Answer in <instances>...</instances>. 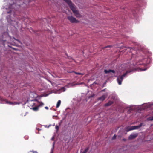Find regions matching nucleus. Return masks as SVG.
<instances>
[{
    "mask_svg": "<svg viewBox=\"0 0 153 153\" xmlns=\"http://www.w3.org/2000/svg\"><path fill=\"white\" fill-rule=\"evenodd\" d=\"M63 0L68 4L70 8L76 17L78 18H81V16L79 13V11L76 9L74 5L72 3L71 0Z\"/></svg>",
    "mask_w": 153,
    "mask_h": 153,
    "instance_id": "obj_1",
    "label": "nucleus"
},
{
    "mask_svg": "<svg viewBox=\"0 0 153 153\" xmlns=\"http://www.w3.org/2000/svg\"><path fill=\"white\" fill-rule=\"evenodd\" d=\"M132 71H127L126 72L123 74V75L121 76H119L117 77V80L118 84L119 85H121V84L122 82L123 79V77H125L128 73H130Z\"/></svg>",
    "mask_w": 153,
    "mask_h": 153,
    "instance_id": "obj_2",
    "label": "nucleus"
},
{
    "mask_svg": "<svg viewBox=\"0 0 153 153\" xmlns=\"http://www.w3.org/2000/svg\"><path fill=\"white\" fill-rule=\"evenodd\" d=\"M143 124V123H141L139 125L137 126H133L130 127H127L126 128V131L128 132L133 130L138 129L142 126Z\"/></svg>",
    "mask_w": 153,
    "mask_h": 153,
    "instance_id": "obj_3",
    "label": "nucleus"
},
{
    "mask_svg": "<svg viewBox=\"0 0 153 153\" xmlns=\"http://www.w3.org/2000/svg\"><path fill=\"white\" fill-rule=\"evenodd\" d=\"M67 18L72 23H76L79 22V21L77 20L76 18L72 16H68Z\"/></svg>",
    "mask_w": 153,
    "mask_h": 153,
    "instance_id": "obj_4",
    "label": "nucleus"
},
{
    "mask_svg": "<svg viewBox=\"0 0 153 153\" xmlns=\"http://www.w3.org/2000/svg\"><path fill=\"white\" fill-rule=\"evenodd\" d=\"M138 136V134L136 133L134 134H131L128 137V139L132 140Z\"/></svg>",
    "mask_w": 153,
    "mask_h": 153,
    "instance_id": "obj_5",
    "label": "nucleus"
},
{
    "mask_svg": "<svg viewBox=\"0 0 153 153\" xmlns=\"http://www.w3.org/2000/svg\"><path fill=\"white\" fill-rule=\"evenodd\" d=\"M0 100L1 101H4L6 102V103L9 104H12L13 103L11 102H9L6 99L3 98L1 96H0Z\"/></svg>",
    "mask_w": 153,
    "mask_h": 153,
    "instance_id": "obj_6",
    "label": "nucleus"
},
{
    "mask_svg": "<svg viewBox=\"0 0 153 153\" xmlns=\"http://www.w3.org/2000/svg\"><path fill=\"white\" fill-rule=\"evenodd\" d=\"M107 96V95H103L101 96L100 97L98 98V100H100L101 101H104L105 99L106 98Z\"/></svg>",
    "mask_w": 153,
    "mask_h": 153,
    "instance_id": "obj_7",
    "label": "nucleus"
},
{
    "mask_svg": "<svg viewBox=\"0 0 153 153\" xmlns=\"http://www.w3.org/2000/svg\"><path fill=\"white\" fill-rule=\"evenodd\" d=\"M147 60V59L146 58H144L142 60V61H141L140 63L139 64L140 65H143V66H145L146 65L147 63L146 62V61Z\"/></svg>",
    "mask_w": 153,
    "mask_h": 153,
    "instance_id": "obj_8",
    "label": "nucleus"
},
{
    "mask_svg": "<svg viewBox=\"0 0 153 153\" xmlns=\"http://www.w3.org/2000/svg\"><path fill=\"white\" fill-rule=\"evenodd\" d=\"M104 72L106 74H108L111 72L113 73H115V71L114 70H105L104 71Z\"/></svg>",
    "mask_w": 153,
    "mask_h": 153,
    "instance_id": "obj_9",
    "label": "nucleus"
},
{
    "mask_svg": "<svg viewBox=\"0 0 153 153\" xmlns=\"http://www.w3.org/2000/svg\"><path fill=\"white\" fill-rule=\"evenodd\" d=\"M113 103V101H109L108 103L105 104V107L111 105Z\"/></svg>",
    "mask_w": 153,
    "mask_h": 153,
    "instance_id": "obj_10",
    "label": "nucleus"
},
{
    "mask_svg": "<svg viewBox=\"0 0 153 153\" xmlns=\"http://www.w3.org/2000/svg\"><path fill=\"white\" fill-rule=\"evenodd\" d=\"M61 100H59L58 101V102L57 103V104H56V108H58L59 106L61 104Z\"/></svg>",
    "mask_w": 153,
    "mask_h": 153,
    "instance_id": "obj_11",
    "label": "nucleus"
},
{
    "mask_svg": "<svg viewBox=\"0 0 153 153\" xmlns=\"http://www.w3.org/2000/svg\"><path fill=\"white\" fill-rule=\"evenodd\" d=\"M70 72V73L74 72L75 74H77V75H83L84 74H82V73H79V72H77L74 71H72V72Z\"/></svg>",
    "mask_w": 153,
    "mask_h": 153,
    "instance_id": "obj_12",
    "label": "nucleus"
},
{
    "mask_svg": "<svg viewBox=\"0 0 153 153\" xmlns=\"http://www.w3.org/2000/svg\"><path fill=\"white\" fill-rule=\"evenodd\" d=\"M147 120L149 121H152L153 120V116L147 118Z\"/></svg>",
    "mask_w": 153,
    "mask_h": 153,
    "instance_id": "obj_13",
    "label": "nucleus"
},
{
    "mask_svg": "<svg viewBox=\"0 0 153 153\" xmlns=\"http://www.w3.org/2000/svg\"><path fill=\"white\" fill-rule=\"evenodd\" d=\"M89 149V148L88 147L86 148H85V150L83 151L82 152V153H86L88 151Z\"/></svg>",
    "mask_w": 153,
    "mask_h": 153,
    "instance_id": "obj_14",
    "label": "nucleus"
},
{
    "mask_svg": "<svg viewBox=\"0 0 153 153\" xmlns=\"http://www.w3.org/2000/svg\"><path fill=\"white\" fill-rule=\"evenodd\" d=\"M39 107V106H37L34 107L33 108V109L35 111H37Z\"/></svg>",
    "mask_w": 153,
    "mask_h": 153,
    "instance_id": "obj_15",
    "label": "nucleus"
},
{
    "mask_svg": "<svg viewBox=\"0 0 153 153\" xmlns=\"http://www.w3.org/2000/svg\"><path fill=\"white\" fill-rule=\"evenodd\" d=\"M112 46L111 45H108L106 46H105L104 47H103L102 48L103 49H104L105 48H111V47Z\"/></svg>",
    "mask_w": 153,
    "mask_h": 153,
    "instance_id": "obj_16",
    "label": "nucleus"
},
{
    "mask_svg": "<svg viewBox=\"0 0 153 153\" xmlns=\"http://www.w3.org/2000/svg\"><path fill=\"white\" fill-rule=\"evenodd\" d=\"M55 128L56 130L57 131H58L59 129V126L57 125H56L55 126Z\"/></svg>",
    "mask_w": 153,
    "mask_h": 153,
    "instance_id": "obj_17",
    "label": "nucleus"
},
{
    "mask_svg": "<svg viewBox=\"0 0 153 153\" xmlns=\"http://www.w3.org/2000/svg\"><path fill=\"white\" fill-rule=\"evenodd\" d=\"M116 137H117V136L116 135H115V134L114 135L113 137H112V140L115 139L116 138Z\"/></svg>",
    "mask_w": 153,
    "mask_h": 153,
    "instance_id": "obj_18",
    "label": "nucleus"
},
{
    "mask_svg": "<svg viewBox=\"0 0 153 153\" xmlns=\"http://www.w3.org/2000/svg\"><path fill=\"white\" fill-rule=\"evenodd\" d=\"M30 152H32L33 153H38L36 151H34L33 150L30 151Z\"/></svg>",
    "mask_w": 153,
    "mask_h": 153,
    "instance_id": "obj_19",
    "label": "nucleus"
},
{
    "mask_svg": "<svg viewBox=\"0 0 153 153\" xmlns=\"http://www.w3.org/2000/svg\"><path fill=\"white\" fill-rule=\"evenodd\" d=\"M94 96H95V95L94 94H92V95H90L89 97V98H90L93 97H94Z\"/></svg>",
    "mask_w": 153,
    "mask_h": 153,
    "instance_id": "obj_20",
    "label": "nucleus"
},
{
    "mask_svg": "<svg viewBox=\"0 0 153 153\" xmlns=\"http://www.w3.org/2000/svg\"><path fill=\"white\" fill-rule=\"evenodd\" d=\"M54 144H55V143L53 142V147H52V149H51V152H53V149L54 148Z\"/></svg>",
    "mask_w": 153,
    "mask_h": 153,
    "instance_id": "obj_21",
    "label": "nucleus"
},
{
    "mask_svg": "<svg viewBox=\"0 0 153 153\" xmlns=\"http://www.w3.org/2000/svg\"><path fill=\"white\" fill-rule=\"evenodd\" d=\"M44 105V103L42 102L38 106L39 107L40 106H42Z\"/></svg>",
    "mask_w": 153,
    "mask_h": 153,
    "instance_id": "obj_22",
    "label": "nucleus"
},
{
    "mask_svg": "<svg viewBox=\"0 0 153 153\" xmlns=\"http://www.w3.org/2000/svg\"><path fill=\"white\" fill-rule=\"evenodd\" d=\"M45 108L46 109H47L48 110L49 108L48 107H47V106H46L45 107Z\"/></svg>",
    "mask_w": 153,
    "mask_h": 153,
    "instance_id": "obj_23",
    "label": "nucleus"
},
{
    "mask_svg": "<svg viewBox=\"0 0 153 153\" xmlns=\"http://www.w3.org/2000/svg\"><path fill=\"white\" fill-rule=\"evenodd\" d=\"M123 140L124 141H126V139L125 138H123Z\"/></svg>",
    "mask_w": 153,
    "mask_h": 153,
    "instance_id": "obj_24",
    "label": "nucleus"
},
{
    "mask_svg": "<svg viewBox=\"0 0 153 153\" xmlns=\"http://www.w3.org/2000/svg\"><path fill=\"white\" fill-rule=\"evenodd\" d=\"M105 89H104L102 90V91H105Z\"/></svg>",
    "mask_w": 153,
    "mask_h": 153,
    "instance_id": "obj_25",
    "label": "nucleus"
},
{
    "mask_svg": "<svg viewBox=\"0 0 153 153\" xmlns=\"http://www.w3.org/2000/svg\"><path fill=\"white\" fill-rule=\"evenodd\" d=\"M146 70V69H141V70H142V71H145V70Z\"/></svg>",
    "mask_w": 153,
    "mask_h": 153,
    "instance_id": "obj_26",
    "label": "nucleus"
},
{
    "mask_svg": "<svg viewBox=\"0 0 153 153\" xmlns=\"http://www.w3.org/2000/svg\"><path fill=\"white\" fill-rule=\"evenodd\" d=\"M19 5L20 6L21 5V4H19Z\"/></svg>",
    "mask_w": 153,
    "mask_h": 153,
    "instance_id": "obj_27",
    "label": "nucleus"
},
{
    "mask_svg": "<svg viewBox=\"0 0 153 153\" xmlns=\"http://www.w3.org/2000/svg\"><path fill=\"white\" fill-rule=\"evenodd\" d=\"M52 140H53V138H52Z\"/></svg>",
    "mask_w": 153,
    "mask_h": 153,
    "instance_id": "obj_28",
    "label": "nucleus"
},
{
    "mask_svg": "<svg viewBox=\"0 0 153 153\" xmlns=\"http://www.w3.org/2000/svg\"><path fill=\"white\" fill-rule=\"evenodd\" d=\"M18 41H19V42H20V41L19 40H17Z\"/></svg>",
    "mask_w": 153,
    "mask_h": 153,
    "instance_id": "obj_29",
    "label": "nucleus"
}]
</instances>
